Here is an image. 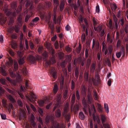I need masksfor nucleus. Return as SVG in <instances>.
I'll return each mask as SVG.
<instances>
[{"label": "nucleus", "instance_id": "nucleus-1", "mask_svg": "<svg viewBox=\"0 0 128 128\" xmlns=\"http://www.w3.org/2000/svg\"><path fill=\"white\" fill-rule=\"evenodd\" d=\"M92 100V98L90 94H89L88 95V101L84 98L82 100V102L84 106L83 109L84 111L86 112L87 111V107L89 106V104H90Z\"/></svg>", "mask_w": 128, "mask_h": 128}, {"label": "nucleus", "instance_id": "nucleus-2", "mask_svg": "<svg viewBox=\"0 0 128 128\" xmlns=\"http://www.w3.org/2000/svg\"><path fill=\"white\" fill-rule=\"evenodd\" d=\"M18 56V62L20 65H22L24 62V58L22 57L23 54L22 52L18 51L17 52Z\"/></svg>", "mask_w": 128, "mask_h": 128}, {"label": "nucleus", "instance_id": "nucleus-3", "mask_svg": "<svg viewBox=\"0 0 128 128\" xmlns=\"http://www.w3.org/2000/svg\"><path fill=\"white\" fill-rule=\"evenodd\" d=\"M50 74L54 79H56L57 77V72L55 68L51 67L49 70Z\"/></svg>", "mask_w": 128, "mask_h": 128}, {"label": "nucleus", "instance_id": "nucleus-4", "mask_svg": "<svg viewBox=\"0 0 128 128\" xmlns=\"http://www.w3.org/2000/svg\"><path fill=\"white\" fill-rule=\"evenodd\" d=\"M96 77L97 78V80H96L93 78H92V80L94 85L96 86H98L100 83V76L98 74H96Z\"/></svg>", "mask_w": 128, "mask_h": 128}, {"label": "nucleus", "instance_id": "nucleus-5", "mask_svg": "<svg viewBox=\"0 0 128 128\" xmlns=\"http://www.w3.org/2000/svg\"><path fill=\"white\" fill-rule=\"evenodd\" d=\"M36 97V95L33 93H31L30 94V97L28 98V99L30 102L34 103L35 101V100Z\"/></svg>", "mask_w": 128, "mask_h": 128}, {"label": "nucleus", "instance_id": "nucleus-6", "mask_svg": "<svg viewBox=\"0 0 128 128\" xmlns=\"http://www.w3.org/2000/svg\"><path fill=\"white\" fill-rule=\"evenodd\" d=\"M1 74L4 76H6L7 74L6 72L7 69L6 66H2L0 68Z\"/></svg>", "mask_w": 128, "mask_h": 128}, {"label": "nucleus", "instance_id": "nucleus-7", "mask_svg": "<svg viewBox=\"0 0 128 128\" xmlns=\"http://www.w3.org/2000/svg\"><path fill=\"white\" fill-rule=\"evenodd\" d=\"M69 109V105L68 103H66L65 104L64 108V112L62 113V115H64L66 114H67Z\"/></svg>", "mask_w": 128, "mask_h": 128}, {"label": "nucleus", "instance_id": "nucleus-8", "mask_svg": "<svg viewBox=\"0 0 128 128\" xmlns=\"http://www.w3.org/2000/svg\"><path fill=\"white\" fill-rule=\"evenodd\" d=\"M27 60L31 63H34L36 60L35 58L32 55H30L27 58Z\"/></svg>", "mask_w": 128, "mask_h": 128}, {"label": "nucleus", "instance_id": "nucleus-9", "mask_svg": "<svg viewBox=\"0 0 128 128\" xmlns=\"http://www.w3.org/2000/svg\"><path fill=\"white\" fill-rule=\"evenodd\" d=\"M65 5V1L64 0H62L60 1L59 8L60 11L62 12L64 8Z\"/></svg>", "mask_w": 128, "mask_h": 128}, {"label": "nucleus", "instance_id": "nucleus-10", "mask_svg": "<svg viewBox=\"0 0 128 128\" xmlns=\"http://www.w3.org/2000/svg\"><path fill=\"white\" fill-rule=\"evenodd\" d=\"M92 48H93L94 47L95 45L97 48H99L100 47V43L99 42L97 41L96 42V41L94 39H93L92 40Z\"/></svg>", "mask_w": 128, "mask_h": 128}, {"label": "nucleus", "instance_id": "nucleus-11", "mask_svg": "<svg viewBox=\"0 0 128 128\" xmlns=\"http://www.w3.org/2000/svg\"><path fill=\"white\" fill-rule=\"evenodd\" d=\"M89 71L85 70L84 74V78L86 82L88 81L89 77Z\"/></svg>", "mask_w": 128, "mask_h": 128}, {"label": "nucleus", "instance_id": "nucleus-12", "mask_svg": "<svg viewBox=\"0 0 128 128\" xmlns=\"http://www.w3.org/2000/svg\"><path fill=\"white\" fill-rule=\"evenodd\" d=\"M6 80L8 81L11 83L12 85L14 86H16V85L17 82L14 80H12L10 78L8 77H6Z\"/></svg>", "mask_w": 128, "mask_h": 128}, {"label": "nucleus", "instance_id": "nucleus-13", "mask_svg": "<svg viewBox=\"0 0 128 128\" xmlns=\"http://www.w3.org/2000/svg\"><path fill=\"white\" fill-rule=\"evenodd\" d=\"M114 20L115 23L116 29L117 30L118 28V26L119 25V22L118 23V19L115 16H113Z\"/></svg>", "mask_w": 128, "mask_h": 128}, {"label": "nucleus", "instance_id": "nucleus-14", "mask_svg": "<svg viewBox=\"0 0 128 128\" xmlns=\"http://www.w3.org/2000/svg\"><path fill=\"white\" fill-rule=\"evenodd\" d=\"M95 66L96 64L94 63H93L90 66V71L92 74H94V72Z\"/></svg>", "mask_w": 128, "mask_h": 128}, {"label": "nucleus", "instance_id": "nucleus-15", "mask_svg": "<svg viewBox=\"0 0 128 128\" xmlns=\"http://www.w3.org/2000/svg\"><path fill=\"white\" fill-rule=\"evenodd\" d=\"M64 78L62 77V78L60 80V88H64Z\"/></svg>", "mask_w": 128, "mask_h": 128}, {"label": "nucleus", "instance_id": "nucleus-16", "mask_svg": "<svg viewBox=\"0 0 128 128\" xmlns=\"http://www.w3.org/2000/svg\"><path fill=\"white\" fill-rule=\"evenodd\" d=\"M55 114L56 116L59 118L61 116V112L60 110L58 109L55 112Z\"/></svg>", "mask_w": 128, "mask_h": 128}, {"label": "nucleus", "instance_id": "nucleus-17", "mask_svg": "<svg viewBox=\"0 0 128 128\" xmlns=\"http://www.w3.org/2000/svg\"><path fill=\"white\" fill-rule=\"evenodd\" d=\"M8 70L10 75L12 78H14L16 76V75L15 74L14 72L12 71L11 69H9Z\"/></svg>", "mask_w": 128, "mask_h": 128}, {"label": "nucleus", "instance_id": "nucleus-18", "mask_svg": "<svg viewBox=\"0 0 128 128\" xmlns=\"http://www.w3.org/2000/svg\"><path fill=\"white\" fill-rule=\"evenodd\" d=\"M48 48L49 50L50 53L53 56H54L55 54V50L51 47H49Z\"/></svg>", "mask_w": 128, "mask_h": 128}, {"label": "nucleus", "instance_id": "nucleus-19", "mask_svg": "<svg viewBox=\"0 0 128 128\" xmlns=\"http://www.w3.org/2000/svg\"><path fill=\"white\" fill-rule=\"evenodd\" d=\"M26 88H19V91L18 92V93L19 95L21 96H22V93L25 92Z\"/></svg>", "mask_w": 128, "mask_h": 128}, {"label": "nucleus", "instance_id": "nucleus-20", "mask_svg": "<svg viewBox=\"0 0 128 128\" xmlns=\"http://www.w3.org/2000/svg\"><path fill=\"white\" fill-rule=\"evenodd\" d=\"M102 27L101 26H99L97 27H94V30L98 32H100L102 30Z\"/></svg>", "mask_w": 128, "mask_h": 128}, {"label": "nucleus", "instance_id": "nucleus-21", "mask_svg": "<svg viewBox=\"0 0 128 128\" xmlns=\"http://www.w3.org/2000/svg\"><path fill=\"white\" fill-rule=\"evenodd\" d=\"M101 120L103 124L106 120V118L105 116L103 114H102L100 115Z\"/></svg>", "mask_w": 128, "mask_h": 128}, {"label": "nucleus", "instance_id": "nucleus-22", "mask_svg": "<svg viewBox=\"0 0 128 128\" xmlns=\"http://www.w3.org/2000/svg\"><path fill=\"white\" fill-rule=\"evenodd\" d=\"M84 18L82 16L81 14H80L78 18L79 19V22L80 24L82 23L83 22Z\"/></svg>", "mask_w": 128, "mask_h": 128}, {"label": "nucleus", "instance_id": "nucleus-23", "mask_svg": "<svg viewBox=\"0 0 128 128\" xmlns=\"http://www.w3.org/2000/svg\"><path fill=\"white\" fill-rule=\"evenodd\" d=\"M79 116L81 120H84L85 118V116L82 112H81L79 113Z\"/></svg>", "mask_w": 128, "mask_h": 128}, {"label": "nucleus", "instance_id": "nucleus-24", "mask_svg": "<svg viewBox=\"0 0 128 128\" xmlns=\"http://www.w3.org/2000/svg\"><path fill=\"white\" fill-rule=\"evenodd\" d=\"M111 7L112 11L115 12V10L116 9L117 7L115 4H113L111 6Z\"/></svg>", "mask_w": 128, "mask_h": 128}, {"label": "nucleus", "instance_id": "nucleus-25", "mask_svg": "<svg viewBox=\"0 0 128 128\" xmlns=\"http://www.w3.org/2000/svg\"><path fill=\"white\" fill-rule=\"evenodd\" d=\"M22 73L24 75H26L28 73V72L26 68L25 67H24L22 70Z\"/></svg>", "mask_w": 128, "mask_h": 128}, {"label": "nucleus", "instance_id": "nucleus-26", "mask_svg": "<svg viewBox=\"0 0 128 128\" xmlns=\"http://www.w3.org/2000/svg\"><path fill=\"white\" fill-rule=\"evenodd\" d=\"M8 98L9 99L10 101L12 102H15V100L13 97L10 95L8 96Z\"/></svg>", "mask_w": 128, "mask_h": 128}, {"label": "nucleus", "instance_id": "nucleus-27", "mask_svg": "<svg viewBox=\"0 0 128 128\" xmlns=\"http://www.w3.org/2000/svg\"><path fill=\"white\" fill-rule=\"evenodd\" d=\"M38 102L40 106H42L44 103V101L42 100H38Z\"/></svg>", "mask_w": 128, "mask_h": 128}, {"label": "nucleus", "instance_id": "nucleus-28", "mask_svg": "<svg viewBox=\"0 0 128 128\" xmlns=\"http://www.w3.org/2000/svg\"><path fill=\"white\" fill-rule=\"evenodd\" d=\"M22 20V15L19 16L18 18V21L19 23L21 24Z\"/></svg>", "mask_w": 128, "mask_h": 128}, {"label": "nucleus", "instance_id": "nucleus-29", "mask_svg": "<svg viewBox=\"0 0 128 128\" xmlns=\"http://www.w3.org/2000/svg\"><path fill=\"white\" fill-rule=\"evenodd\" d=\"M11 8L14 9L17 6V3L15 2H13L11 4Z\"/></svg>", "mask_w": 128, "mask_h": 128}, {"label": "nucleus", "instance_id": "nucleus-30", "mask_svg": "<svg viewBox=\"0 0 128 128\" xmlns=\"http://www.w3.org/2000/svg\"><path fill=\"white\" fill-rule=\"evenodd\" d=\"M119 22L122 26H124V18L123 17H122L121 18Z\"/></svg>", "mask_w": 128, "mask_h": 128}, {"label": "nucleus", "instance_id": "nucleus-31", "mask_svg": "<svg viewBox=\"0 0 128 128\" xmlns=\"http://www.w3.org/2000/svg\"><path fill=\"white\" fill-rule=\"evenodd\" d=\"M93 96L94 99L96 100H98V97L97 95V93L96 91L94 90V91Z\"/></svg>", "mask_w": 128, "mask_h": 128}, {"label": "nucleus", "instance_id": "nucleus-32", "mask_svg": "<svg viewBox=\"0 0 128 128\" xmlns=\"http://www.w3.org/2000/svg\"><path fill=\"white\" fill-rule=\"evenodd\" d=\"M75 94H73L72 96V98L71 102L72 104H74L75 102Z\"/></svg>", "mask_w": 128, "mask_h": 128}, {"label": "nucleus", "instance_id": "nucleus-33", "mask_svg": "<svg viewBox=\"0 0 128 128\" xmlns=\"http://www.w3.org/2000/svg\"><path fill=\"white\" fill-rule=\"evenodd\" d=\"M107 40L108 42H109L110 43H112L113 41L112 39L111 38L110 35L108 34L107 36Z\"/></svg>", "mask_w": 128, "mask_h": 128}, {"label": "nucleus", "instance_id": "nucleus-34", "mask_svg": "<svg viewBox=\"0 0 128 128\" xmlns=\"http://www.w3.org/2000/svg\"><path fill=\"white\" fill-rule=\"evenodd\" d=\"M32 2L30 0H28L26 4V6L28 7L30 5H32Z\"/></svg>", "mask_w": 128, "mask_h": 128}, {"label": "nucleus", "instance_id": "nucleus-35", "mask_svg": "<svg viewBox=\"0 0 128 128\" xmlns=\"http://www.w3.org/2000/svg\"><path fill=\"white\" fill-rule=\"evenodd\" d=\"M30 81L29 80H25V86L26 88H27L30 87Z\"/></svg>", "mask_w": 128, "mask_h": 128}, {"label": "nucleus", "instance_id": "nucleus-36", "mask_svg": "<svg viewBox=\"0 0 128 128\" xmlns=\"http://www.w3.org/2000/svg\"><path fill=\"white\" fill-rule=\"evenodd\" d=\"M104 108L105 109L107 113L109 112V108L108 104L106 103H104Z\"/></svg>", "mask_w": 128, "mask_h": 128}, {"label": "nucleus", "instance_id": "nucleus-37", "mask_svg": "<svg viewBox=\"0 0 128 128\" xmlns=\"http://www.w3.org/2000/svg\"><path fill=\"white\" fill-rule=\"evenodd\" d=\"M82 42H84L86 40V35L84 33H83L82 36Z\"/></svg>", "mask_w": 128, "mask_h": 128}, {"label": "nucleus", "instance_id": "nucleus-38", "mask_svg": "<svg viewBox=\"0 0 128 128\" xmlns=\"http://www.w3.org/2000/svg\"><path fill=\"white\" fill-rule=\"evenodd\" d=\"M92 21L93 22V25L94 27L97 24V20L95 18H94L92 19Z\"/></svg>", "mask_w": 128, "mask_h": 128}, {"label": "nucleus", "instance_id": "nucleus-39", "mask_svg": "<svg viewBox=\"0 0 128 128\" xmlns=\"http://www.w3.org/2000/svg\"><path fill=\"white\" fill-rule=\"evenodd\" d=\"M30 17V15L28 14L26 16L25 19V22H28L29 20V19Z\"/></svg>", "mask_w": 128, "mask_h": 128}, {"label": "nucleus", "instance_id": "nucleus-40", "mask_svg": "<svg viewBox=\"0 0 128 128\" xmlns=\"http://www.w3.org/2000/svg\"><path fill=\"white\" fill-rule=\"evenodd\" d=\"M17 46V44L15 42H12V43L11 46H12V48L14 49H15L16 48Z\"/></svg>", "mask_w": 128, "mask_h": 128}, {"label": "nucleus", "instance_id": "nucleus-41", "mask_svg": "<svg viewBox=\"0 0 128 128\" xmlns=\"http://www.w3.org/2000/svg\"><path fill=\"white\" fill-rule=\"evenodd\" d=\"M54 5L59 6V2L58 0H53Z\"/></svg>", "mask_w": 128, "mask_h": 128}, {"label": "nucleus", "instance_id": "nucleus-42", "mask_svg": "<svg viewBox=\"0 0 128 128\" xmlns=\"http://www.w3.org/2000/svg\"><path fill=\"white\" fill-rule=\"evenodd\" d=\"M16 32L17 33H18L20 30V27L18 26H16L14 28Z\"/></svg>", "mask_w": 128, "mask_h": 128}, {"label": "nucleus", "instance_id": "nucleus-43", "mask_svg": "<svg viewBox=\"0 0 128 128\" xmlns=\"http://www.w3.org/2000/svg\"><path fill=\"white\" fill-rule=\"evenodd\" d=\"M0 82L2 84L6 85V83L5 80L3 79H0Z\"/></svg>", "mask_w": 128, "mask_h": 128}, {"label": "nucleus", "instance_id": "nucleus-44", "mask_svg": "<svg viewBox=\"0 0 128 128\" xmlns=\"http://www.w3.org/2000/svg\"><path fill=\"white\" fill-rule=\"evenodd\" d=\"M18 68V65L16 62H15L14 64V69L15 70H17Z\"/></svg>", "mask_w": 128, "mask_h": 128}, {"label": "nucleus", "instance_id": "nucleus-45", "mask_svg": "<svg viewBox=\"0 0 128 128\" xmlns=\"http://www.w3.org/2000/svg\"><path fill=\"white\" fill-rule=\"evenodd\" d=\"M80 12L81 14L82 15L84 13V8L83 6H80Z\"/></svg>", "mask_w": 128, "mask_h": 128}, {"label": "nucleus", "instance_id": "nucleus-46", "mask_svg": "<svg viewBox=\"0 0 128 128\" xmlns=\"http://www.w3.org/2000/svg\"><path fill=\"white\" fill-rule=\"evenodd\" d=\"M38 111L41 116H42L43 115V110L41 108H40L38 110Z\"/></svg>", "mask_w": 128, "mask_h": 128}, {"label": "nucleus", "instance_id": "nucleus-47", "mask_svg": "<svg viewBox=\"0 0 128 128\" xmlns=\"http://www.w3.org/2000/svg\"><path fill=\"white\" fill-rule=\"evenodd\" d=\"M68 91L66 90L64 94V98H67Z\"/></svg>", "mask_w": 128, "mask_h": 128}, {"label": "nucleus", "instance_id": "nucleus-48", "mask_svg": "<svg viewBox=\"0 0 128 128\" xmlns=\"http://www.w3.org/2000/svg\"><path fill=\"white\" fill-rule=\"evenodd\" d=\"M102 48L103 49V48L107 49V46L105 44V41H103L102 43Z\"/></svg>", "mask_w": 128, "mask_h": 128}, {"label": "nucleus", "instance_id": "nucleus-49", "mask_svg": "<svg viewBox=\"0 0 128 128\" xmlns=\"http://www.w3.org/2000/svg\"><path fill=\"white\" fill-rule=\"evenodd\" d=\"M91 107L92 110L93 111L94 113H95L96 112V110L94 105V104H92Z\"/></svg>", "mask_w": 128, "mask_h": 128}, {"label": "nucleus", "instance_id": "nucleus-50", "mask_svg": "<svg viewBox=\"0 0 128 128\" xmlns=\"http://www.w3.org/2000/svg\"><path fill=\"white\" fill-rule=\"evenodd\" d=\"M39 20L40 18H39L38 17H36L32 20V21L34 22H36Z\"/></svg>", "mask_w": 128, "mask_h": 128}, {"label": "nucleus", "instance_id": "nucleus-51", "mask_svg": "<svg viewBox=\"0 0 128 128\" xmlns=\"http://www.w3.org/2000/svg\"><path fill=\"white\" fill-rule=\"evenodd\" d=\"M63 116H64L66 119H70V116L69 114H66L64 115H63Z\"/></svg>", "mask_w": 128, "mask_h": 128}, {"label": "nucleus", "instance_id": "nucleus-52", "mask_svg": "<svg viewBox=\"0 0 128 128\" xmlns=\"http://www.w3.org/2000/svg\"><path fill=\"white\" fill-rule=\"evenodd\" d=\"M17 102L18 105L20 107H22L23 106V104L22 102L20 100H18Z\"/></svg>", "mask_w": 128, "mask_h": 128}, {"label": "nucleus", "instance_id": "nucleus-53", "mask_svg": "<svg viewBox=\"0 0 128 128\" xmlns=\"http://www.w3.org/2000/svg\"><path fill=\"white\" fill-rule=\"evenodd\" d=\"M98 111L100 112H102L103 111V108L100 105L98 106Z\"/></svg>", "mask_w": 128, "mask_h": 128}, {"label": "nucleus", "instance_id": "nucleus-54", "mask_svg": "<svg viewBox=\"0 0 128 128\" xmlns=\"http://www.w3.org/2000/svg\"><path fill=\"white\" fill-rule=\"evenodd\" d=\"M120 52H121V54H124L125 53V48L123 47H122L120 51Z\"/></svg>", "mask_w": 128, "mask_h": 128}, {"label": "nucleus", "instance_id": "nucleus-55", "mask_svg": "<svg viewBox=\"0 0 128 128\" xmlns=\"http://www.w3.org/2000/svg\"><path fill=\"white\" fill-rule=\"evenodd\" d=\"M29 44L30 48L32 49H33L34 48V45L33 43L32 42H30Z\"/></svg>", "mask_w": 128, "mask_h": 128}, {"label": "nucleus", "instance_id": "nucleus-56", "mask_svg": "<svg viewBox=\"0 0 128 128\" xmlns=\"http://www.w3.org/2000/svg\"><path fill=\"white\" fill-rule=\"evenodd\" d=\"M61 97L60 95H58L56 98L57 102L59 103L60 102Z\"/></svg>", "mask_w": 128, "mask_h": 128}, {"label": "nucleus", "instance_id": "nucleus-57", "mask_svg": "<svg viewBox=\"0 0 128 128\" xmlns=\"http://www.w3.org/2000/svg\"><path fill=\"white\" fill-rule=\"evenodd\" d=\"M124 30L126 34L128 33V25L126 24L125 25Z\"/></svg>", "mask_w": 128, "mask_h": 128}, {"label": "nucleus", "instance_id": "nucleus-58", "mask_svg": "<svg viewBox=\"0 0 128 128\" xmlns=\"http://www.w3.org/2000/svg\"><path fill=\"white\" fill-rule=\"evenodd\" d=\"M0 116L2 119L6 120V114H0Z\"/></svg>", "mask_w": 128, "mask_h": 128}, {"label": "nucleus", "instance_id": "nucleus-59", "mask_svg": "<svg viewBox=\"0 0 128 128\" xmlns=\"http://www.w3.org/2000/svg\"><path fill=\"white\" fill-rule=\"evenodd\" d=\"M84 21L85 23L86 26V27L87 28H88L89 27L88 24V21L87 20H86V18H84Z\"/></svg>", "mask_w": 128, "mask_h": 128}, {"label": "nucleus", "instance_id": "nucleus-60", "mask_svg": "<svg viewBox=\"0 0 128 128\" xmlns=\"http://www.w3.org/2000/svg\"><path fill=\"white\" fill-rule=\"evenodd\" d=\"M76 95L77 98L78 100L80 99V96L79 91L77 90L76 92Z\"/></svg>", "mask_w": 128, "mask_h": 128}, {"label": "nucleus", "instance_id": "nucleus-61", "mask_svg": "<svg viewBox=\"0 0 128 128\" xmlns=\"http://www.w3.org/2000/svg\"><path fill=\"white\" fill-rule=\"evenodd\" d=\"M54 46L56 49H58L59 47V45L58 42H56L54 44Z\"/></svg>", "mask_w": 128, "mask_h": 128}, {"label": "nucleus", "instance_id": "nucleus-62", "mask_svg": "<svg viewBox=\"0 0 128 128\" xmlns=\"http://www.w3.org/2000/svg\"><path fill=\"white\" fill-rule=\"evenodd\" d=\"M54 126L55 128H60V125L57 122L56 123L55 125H54Z\"/></svg>", "mask_w": 128, "mask_h": 128}, {"label": "nucleus", "instance_id": "nucleus-63", "mask_svg": "<svg viewBox=\"0 0 128 128\" xmlns=\"http://www.w3.org/2000/svg\"><path fill=\"white\" fill-rule=\"evenodd\" d=\"M30 107L32 110L34 112L36 111V110L34 106L32 104H30Z\"/></svg>", "mask_w": 128, "mask_h": 128}, {"label": "nucleus", "instance_id": "nucleus-64", "mask_svg": "<svg viewBox=\"0 0 128 128\" xmlns=\"http://www.w3.org/2000/svg\"><path fill=\"white\" fill-rule=\"evenodd\" d=\"M121 55V52H120L116 53V56L118 58H119L120 57Z\"/></svg>", "mask_w": 128, "mask_h": 128}]
</instances>
